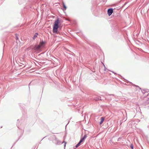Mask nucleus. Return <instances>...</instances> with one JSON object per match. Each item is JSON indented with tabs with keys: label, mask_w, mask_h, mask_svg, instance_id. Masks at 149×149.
Returning <instances> with one entry per match:
<instances>
[{
	"label": "nucleus",
	"mask_w": 149,
	"mask_h": 149,
	"mask_svg": "<svg viewBox=\"0 0 149 149\" xmlns=\"http://www.w3.org/2000/svg\"><path fill=\"white\" fill-rule=\"evenodd\" d=\"M81 143H80L79 142H78V143L75 146V147L76 148H77L78 147V146H79L80 145V144Z\"/></svg>",
	"instance_id": "nucleus-11"
},
{
	"label": "nucleus",
	"mask_w": 149,
	"mask_h": 149,
	"mask_svg": "<svg viewBox=\"0 0 149 149\" xmlns=\"http://www.w3.org/2000/svg\"><path fill=\"white\" fill-rule=\"evenodd\" d=\"M127 44H128V45L129 46V44H128V43H127ZM129 47H130V46H129Z\"/></svg>",
	"instance_id": "nucleus-21"
},
{
	"label": "nucleus",
	"mask_w": 149,
	"mask_h": 149,
	"mask_svg": "<svg viewBox=\"0 0 149 149\" xmlns=\"http://www.w3.org/2000/svg\"><path fill=\"white\" fill-rule=\"evenodd\" d=\"M18 127V128L20 129L18 127Z\"/></svg>",
	"instance_id": "nucleus-23"
},
{
	"label": "nucleus",
	"mask_w": 149,
	"mask_h": 149,
	"mask_svg": "<svg viewBox=\"0 0 149 149\" xmlns=\"http://www.w3.org/2000/svg\"><path fill=\"white\" fill-rule=\"evenodd\" d=\"M109 95L114 96V95L113 94H111V95Z\"/></svg>",
	"instance_id": "nucleus-18"
},
{
	"label": "nucleus",
	"mask_w": 149,
	"mask_h": 149,
	"mask_svg": "<svg viewBox=\"0 0 149 149\" xmlns=\"http://www.w3.org/2000/svg\"><path fill=\"white\" fill-rule=\"evenodd\" d=\"M132 85V86H133L134 87H136V90H137L138 89H141V88L139 87V86L137 85H135L133 84L132 82H131V85Z\"/></svg>",
	"instance_id": "nucleus-6"
},
{
	"label": "nucleus",
	"mask_w": 149,
	"mask_h": 149,
	"mask_svg": "<svg viewBox=\"0 0 149 149\" xmlns=\"http://www.w3.org/2000/svg\"><path fill=\"white\" fill-rule=\"evenodd\" d=\"M128 39V40H129V42H130V40H129V39Z\"/></svg>",
	"instance_id": "nucleus-19"
},
{
	"label": "nucleus",
	"mask_w": 149,
	"mask_h": 149,
	"mask_svg": "<svg viewBox=\"0 0 149 149\" xmlns=\"http://www.w3.org/2000/svg\"><path fill=\"white\" fill-rule=\"evenodd\" d=\"M131 148L133 149V146L132 144H131Z\"/></svg>",
	"instance_id": "nucleus-14"
},
{
	"label": "nucleus",
	"mask_w": 149,
	"mask_h": 149,
	"mask_svg": "<svg viewBox=\"0 0 149 149\" xmlns=\"http://www.w3.org/2000/svg\"><path fill=\"white\" fill-rule=\"evenodd\" d=\"M15 36L16 40H18L19 39V38L17 34H15Z\"/></svg>",
	"instance_id": "nucleus-13"
},
{
	"label": "nucleus",
	"mask_w": 149,
	"mask_h": 149,
	"mask_svg": "<svg viewBox=\"0 0 149 149\" xmlns=\"http://www.w3.org/2000/svg\"><path fill=\"white\" fill-rule=\"evenodd\" d=\"M94 99L95 100V101H97L99 100H102L101 99V97L100 96H97L95 97L94 98Z\"/></svg>",
	"instance_id": "nucleus-7"
},
{
	"label": "nucleus",
	"mask_w": 149,
	"mask_h": 149,
	"mask_svg": "<svg viewBox=\"0 0 149 149\" xmlns=\"http://www.w3.org/2000/svg\"><path fill=\"white\" fill-rule=\"evenodd\" d=\"M60 23L59 19L57 18L56 20L55 21L54 24L53 26V32L55 34H58L59 33L58 31V28H60L59 25Z\"/></svg>",
	"instance_id": "nucleus-1"
},
{
	"label": "nucleus",
	"mask_w": 149,
	"mask_h": 149,
	"mask_svg": "<svg viewBox=\"0 0 149 149\" xmlns=\"http://www.w3.org/2000/svg\"><path fill=\"white\" fill-rule=\"evenodd\" d=\"M30 83H29V85H30Z\"/></svg>",
	"instance_id": "nucleus-22"
},
{
	"label": "nucleus",
	"mask_w": 149,
	"mask_h": 149,
	"mask_svg": "<svg viewBox=\"0 0 149 149\" xmlns=\"http://www.w3.org/2000/svg\"><path fill=\"white\" fill-rule=\"evenodd\" d=\"M63 10H65L66 9L67 7L64 2L63 3Z\"/></svg>",
	"instance_id": "nucleus-9"
},
{
	"label": "nucleus",
	"mask_w": 149,
	"mask_h": 149,
	"mask_svg": "<svg viewBox=\"0 0 149 149\" xmlns=\"http://www.w3.org/2000/svg\"><path fill=\"white\" fill-rule=\"evenodd\" d=\"M113 9L112 8H109L107 10V13L109 16H110L112 13Z\"/></svg>",
	"instance_id": "nucleus-3"
},
{
	"label": "nucleus",
	"mask_w": 149,
	"mask_h": 149,
	"mask_svg": "<svg viewBox=\"0 0 149 149\" xmlns=\"http://www.w3.org/2000/svg\"><path fill=\"white\" fill-rule=\"evenodd\" d=\"M38 35V33H36L33 37V39L35 40V38L37 37Z\"/></svg>",
	"instance_id": "nucleus-10"
},
{
	"label": "nucleus",
	"mask_w": 149,
	"mask_h": 149,
	"mask_svg": "<svg viewBox=\"0 0 149 149\" xmlns=\"http://www.w3.org/2000/svg\"><path fill=\"white\" fill-rule=\"evenodd\" d=\"M104 120V117H101V121L99 123L101 125V124H102Z\"/></svg>",
	"instance_id": "nucleus-8"
},
{
	"label": "nucleus",
	"mask_w": 149,
	"mask_h": 149,
	"mask_svg": "<svg viewBox=\"0 0 149 149\" xmlns=\"http://www.w3.org/2000/svg\"><path fill=\"white\" fill-rule=\"evenodd\" d=\"M103 65H104V69H105V71L106 70V67H105V65H104V64H103Z\"/></svg>",
	"instance_id": "nucleus-16"
},
{
	"label": "nucleus",
	"mask_w": 149,
	"mask_h": 149,
	"mask_svg": "<svg viewBox=\"0 0 149 149\" xmlns=\"http://www.w3.org/2000/svg\"><path fill=\"white\" fill-rule=\"evenodd\" d=\"M46 43V42L45 41H43L42 40L40 42L39 44V45L42 47L44 46V44Z\"/></svg>",
	"instance_id": "nucleus-4"
},
{
	"label": "nucleus",
	"mask_w": 149,
	"mask_h": 149,
	"mask_svg": "<svg viewBox=\"0 0 149 149\" xmlns=\"http://www.w3.org/2000/svg\"><path fill=\"white\" fill-rule=\"evenodd\" d=\"M87 136L85 134L83 138L81 139L79 142L80 143H81L86 138Z\"/></svg>",
	"instance_id": "nucleus-5"
},
{
	"label": "nucleus",
	"mask_w": 149,
	"mask_h": 149,
	"mask_svg": "<svg viewBox=\"0 0 149 149\" xmlns=\"http://www.w3.org/2000/svg\"><path fill=\"white\" fill-rule=\"evenodd\" d=\"M61 141H57L56 144L59 145L61 143Z\"/></svg>",
	"instance_id": "nucleus-12"
},
{
	"label": "nucleus",
	"mask_w": 149,
	"mask_h": 149,
	"mask_svg": "<svg viewBox=\"0 0 149 149\" xmlns=\"http://www.w3.org/2000/svg\"><path fill=\"white\" fill-rule=\"evenodd\" d=\"M132 86H131V88H132Z\"/></svg>",
	"instance_id": "nucleus-20"
},
{
	"label": "nucleus",
	"mask_w": 149,
	"mask_h": 149,
	"mask_svg": "<svg viewBox=\"0 0 149 149\" xmlns=\"http://www.w3.org/2000/svg\"><path fill=\"white\" fill-rule=\"evenodd\" d=\"M121 139V138H118V140H119V139Z\"/></svg>",
	"instance_id": "nucleus-17"
},
{
	"label": "nucleus",
	"mask_w": 149,
	"mask_h": 149,
	"mask_svg": "<svg viewBox=\"0 0 149 149\" xmlns=\"http://www.w3.org/2000/svg\"><path fill=\"white\" fill-rule=\"evenodd\" d=\"M63 143H65V145H64V147H65V145H66V143L65 142V141H63Z\"/></svg>",
	"instance_id": "nucleus-15"
},
{
	"label": "nucleus",
	"mask_w": 149,
	"mask_h": 149,
	"mask_svg": "<svg viewBox=\"0 0 149 149\" xmlns=\"http://www.w3.org/2000/svg\"><path fill=\"white\" fill-rule=\"evenodd\" d=\"M41 47L39 45H35L34 46L33 49L34 50L39 51Z\"/></svg>",
	"instance_id": "nucleus-2"
}]
</instances>
